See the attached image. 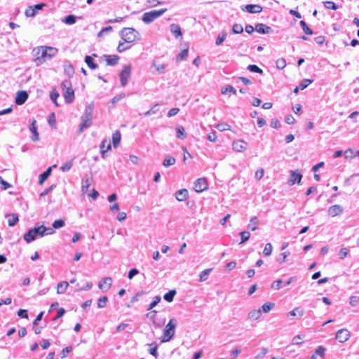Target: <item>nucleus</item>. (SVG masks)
Wrapping results in <instances>:
<instances>
[{
	"label": "nucleus",
	"instance_id": "nucleus-1",
	"mask_svg": "<svg viewBox=\"0 0 359 359\" xmlns=\"http://www.w3.org/2000/svg\"><path fill=\"white\" fill-rule=\"evenodd\" d=\"M33 55L36 65H41L46 60L55 57L57 53V48L52 46H41L33 48Z\"/></svg>",
	"mask_w": 359,
	"mask_h": 359
},
{
	"label": "nucleus",
	"instance_id": "nucleus-2",
	"mask_svg": "<svg viewBox=\"0 0 359 359\" xmlns=\"http://www.w3.org/2000/svg\"><path fill=\"white\" fill-rule=\"evenodd\" d=\"M53 233H55V230L50 227H46L45 226L41 225L29 229L26 233L24 234L23 238L27 243H29L39 237L41 238L45 236L52 235Z\"/></svg>",
	"mask_w": 359,
	"mask_h": 359
},
{
	"label": "nucleus",
	"instance_id": "nucleus-3",
	"mask_svg": "<svg viewBox=\"0 0 359 359\" xmlns=\"http://www.w3.org/2000/svg\"><path fill=\"white\" fill-rule=\"evenodd\" d=\"M177 326V320L175 318L170 319L169 322L163 330V334L161 337V343L168 342L173 338Z\"/></svg>",
	"mask_w": 359,
	"mask_h": 359
},
{
	"label": "nucleus",
	"instance_id": "nucleus-4",
	"mask_svg": "<svg viewBox=\"0 0 359 359\" xmlns=\"http://www.w3.org/2000/svg\"><path fill=\"white\" fill-rule=\"evenodd\" d=\"M93 114V105L88 104L86 107L83 114L81 119V123L79 126V132L82 133L85 129L89 128L91 125Z\"/></svg>",
	"mask_w": 359,
	"mask_h": 359
},
{
	"label": "nucleus",
	"instance_id": "nucleus-5",
	"mask_svg": "<svg viewBox=\"0 0 359 359\" xmlns=\"http://www.w3.org/2000/svg\"><path fill=\"white\" fill-rule=\"evenodd\" d=\"M121 39L126 43H133L140 40V34L132 27H125L121 32Z\"/></svg>",
	"mask_w": 359,
	"mask_h": 359
},
{
	"label": "nucleus",
	"instance_id": "nucleus-6",
	"mask_svg": "<svg viewBox=\"0 0 359 359\" xmlns=\"http://www.w3.org/2000/svg\"><path fill=\"white\" fill-rule=\"evenodd\" d=\"M61 88L65 102L68 104L72 103L74 100V91L72 89L71 81L69 80H65L61 83Z\"/></svg>",
	"mask_w": 359,
	"mask_h": 359
},
{
	"label": "nucleus",
	"instance_id": "nucleus-7",
	"mask_svg": "<svg viewBox=\"0 0 359 359\" xmlns=\"http://www.w3.org/2000/svg\"><path fill=\"white\" fill-rule=\"evenodd\" d=\"M167 11V8H161L160 10H153L144 13L142 16V21L146 24L154 22L156 19L161 17Z\"/></svg>",
	"mask_w": 359,
	"mask_h": 359
},
{
	"label": "nucleus",
	"instance_id": "nucleus-8",
	"mask_svg": "<svg viewBox=\"0 0 359 359\" xmlns=\"http://www.w3.org/2000/svg\"><path fill=\"white\" fill-rule=\"evenodd\" d=\"M131 74V65H125L123 67V69L121 70L119 77H120V81L121 83V86L123 87L125 86L130 77Z\"/></svg>",
	"mask_w": 359,
	"mask_h": 359
},
{
	"label": "nucleus",
	"instance_id": "nucleus-9",
	"mask_svg": "<svg viewBox=\"0 0 359 359\" xmlns=\"http://www.w3.org/2000/svg\"><path fill=\"white\" fill-rule=\"evenodd\" d=\"M112 283L113 280L111 277H105L100 280L98 287L102 292H107L111 288Z\"/></svg>",
	"mask_w": 359,
	"mask_h": 359
},
{
	"label": "nucleus",
	"instance_id": "nucleus-10",
	"mask_svg": "<svg viewBox=\"0 0 359 359\" xmlns=\"http://www.w3.org/2000/svg\"><path fill=\"white\" fill-rule=\"evenodd\" d=\"M46 6L45 4H36L34 6H29L25 12L27 17L35 16L39 10H41Z\"/></svg>",
	"mask_w": 359,
	"mask_h": 359
},
{
	"label": "nucleus",
	"instance_id": "nucleus-11",
	"mask_svg": "<svg viewBox=\"0 0 359 359\" xmlns=\"http://www.w3.org/2000/svg\"><path fill=\"white\" fill-rule=\"evenodd\" d=\"M232 147L236 151L243 152L248 149V143L243 140H236L233 142Z\"/></svg>",
	"mask_w": 359,
	"mask_h": 359
},
{
	"label": "nucleus",
	"instance_id": "nucleus-12",
	"mask_svg": "<svg viewBox=\"0 0 359 359\" xmlns=\"http://www.w3.org/2000/svg\"><path fill=\"white\" fill-rule=\"evenodd\" d=\"M340 343H344L350 338V332L347 329H341L337 331L335 337Z\"/></svg>",
	"mask_w": 359,
	"mask_h": 359
},
{
	"label": "nucleus",
	"instance_id": "nucleus-13",
	"mask_svg": "<svg viewBox=\"0 0 359 359\" xmlns=\"http://www.w3.org/2000/svg\"><path fill=\"white\" fill-rule=\"evenodd\" d=\"M208 189V183L205 178H199L194 182V190L202 192Z\"/></svg>",
	"mask_w": 359,
	"mask_h": 359
},
{
	"label": "nucleus",
	"instance_id": "nucleus-14",
	"mask_svg": "<svg viewBox=\"0 0 359 359\" xmlns=\"http://www.w3.org/2000/svg\"><path fill=\"white\" fill-rule=\"evenodd\" d=\"M165 64L154 60L151 64V68L154 69V70L152 71L154 74H162L165 71Z\"/></svg>",
	"mask_w": 359,
	"mask_h": 359
},
{
	"label": "nucleus",
	"instance_id": "nucleus-15",
	"mask_svg": "<svg viewBox=\"0 0 359 359\" xmlns=\"http://www.w3.org/2000/svg\"><path fill=\"white\" fill-rule=\"evenodd\" d=\"M302 178V175L297 170H291L288 182L290 185H293L294 183L300 184Z\"/></svg>",
	"mask_w": 359,
	"mask_h": 359
},
{
	"label": "nucleus",
	"instance_id": "nucleus-16",
	"mask_svg": "<svg viewBox=\"0 0 359 359\" xmlns=\"http://www.w3.org/2000/svg\"><path fill=\"white\" fill-rule=\"evenodd\" d=\"M343 212V208L340 205H334L330 206L327 210L328 215L334 217L339 215Z\"/></svg>",
	"mask_w": 359,
	"mask_h": 359
},
{
	"label": "nucleus",
	"instance_id": "nucleus-17",
	"mask_svg": "<svg viewBox=\"0 0 359 359\" xmlns=\"http://www.w3.org/2000/svg\"><path fill=\"white\" fill-rule=\"evenodd\" d=\"M28 98V94L25 90H21L17 93L15 97V103L18 105L24 104Z\"/></svg>",
	"mask_w": 359,
	"mask_h": 359
},
{
	"label": "nucleus",
	"instance_id": "nucleus-18",
	"mask_svg": "<svg viewBox=\"0 0 359 359\" xmlns=\"http://www.w3.org/2000/svg\"><path fill=\"white\" fill-rule=\"evenodd\" d=\"M255 30L260 34H270L272 32V29L271 27L263 24V23H258L255 26Z\"/></svg>",
	"mask_w": 359,
	"mask_h": 359
},
{
	"label": "nucleus",
	"instance_id": "nucleus-19",
	"mask_svg": "<svg viewBox=\"0 0 359 359\" xmlns=\"http://www.w3.org/2000/svg\"><path fill=\"white\" fill-rule=\"evenodd\" d=\"M36 123V120H33L29 126V130L33 134V135L32 137V140L34 142H37L39 140V133L37 132Z\"/></svg>",
	"mask_w": 359,
	"mask_h": 359
},
{
	"label": "nucleus",
	"instance_id": "nucleus-20",
	"mask_svg": "<svg viewBox=\"0 0 359 359\" xmlns=\"http://www.w3.org/2000/svg\"><path fill=\"white\" fill-rule=\"evenodd\" d=\"M100 153L102 154V158H104V154L107 151L111 149V143L107 139H104L102 141L100 144Z\"/></svg>",
	"mask_w": 359,
	"mask_h": 359
},
{
	"label": "nucleus",
	"instance_id": "nucleus-21",
	"mask_svg": "<svg viewBox=\"0 0 359 359\" xmlns=\"http://www.w3.org/2000/svg\"><path fill=\"white\" fill-rule=\"evenodd\" d=\"M189 196V193L187 189H182L178 190L175 194V198L179 201H184Z\"/></svg>",
	"mask_w": 359,
	"mask_h": 359
},
{
	"label": "nucleus",
	"instance_id": "nucleus-22",
	"mask_svg": "<svg viewBox=\"0 0 359 359\" xmlns=\"http://www.w3.org/2000/svg\"><path fill=\"white\" fill-rule=\"evenodd\" d=\"M245 10L250 13H259L262 11V8L257 4H248L245 6Z\"/></svg>",
	"mask_w": 359,
	"mask_h": 359
},
{
	"label": "nucleus",
	"instance_id": "nucleus-23",
	"mask_svg": "<svg viewBox=\"0 0 359 359\" xmlns=\"http://www.w3.org/2000/svg\"><path fill=\"white\" fill-rule=\"evenodd\" d=\"M107 64L110 66H114L118 63L119 57L116 55H106L104 56Z\"/></svg>",
	"mask_w": 359,
	"mask_h": 359
},
{
	"label": "nucleus",
	"instance_id": "nucleus-24",
	"mask_svg": "<svg viewBox=\"0 0 359 359\" xmlns=\"http://www.w3.org/2000/svg\"><path fill=\"white\" fill-rule=\"evenodd\" d=\"M262 316L261 309H254L250 311L248 314V318L250 320H258Z\"/></svg>",
	"mask_w": 359,
	"mask_h": 359
},
{
	"label": "nucleus",
	"instance_id": "nucleus-25",
	"mask_svg": "<svg viewBox=\"0 0 359 359\" xmlns=\"http://www.w3.org/2000/svg\"><path fill=\"white\" fill-rule=\"evenodd\" d=\"M304 313V309L302 307L298 306V307L294 308L291 311H290L288 313V315L293 316V317H297L298 318H300L303 316Z\"/></svg>",
	"mask_w": 359,
	"mask_h": 359
},
{
	"label": "nucleus",
	"instance_id": "nucleus-26",
	"mask_svg": "<svg viewBox=\"0 0 359 359\" xmlns=\"http://www.w3.org/2000/svg\"><path fill=\"white\" fill-rule=\"evenodd\" d=\"M69 287V283L67 281H62L57 285V293L58 294H64Z\"/></svg>",
	"mask_w": 359,
	"mask_h": 359
},
{
	"label": "nucleus",
	"instance_id": "nucleus-27",
	"mask_svg": "<svg viewBox=\"0 0 359 359\" xmlns=\"http://www.w3.org/2000/svg\"><path fill=\"white\" fill-rule=\"evenodd\" d=\"M121 134L119 130H116L112 135V142L114 148H116L121 142Z\"/></svg>",
	"mask_w": 359,
	"mask_h": 359
},
{
	"label": "nucleus",
	"instance_id": "nucleus-28",
	"mask_svg": "<svg viewBox=\"0 0 359 359\" xmlns=\"http://www.w3.org/2000/svg\"><path fill=\"white\" fill-rule=\"evenodd\" d=\"M91 182H92L91 178L83 179L82 183H81V192L83 194H86L88 191V188L90 187V186L91 184Z\"/></svg>",
	"mask_w": 359,
	"mask_h": 359
},
{
	"label": "nucleus",
	"instance_id": "nucleus-29",
	"mask_svg": "<svg viewBox=\"0 0 359 359\" xmlns=\"http://www.w3.org/2000/svg\"><path fill=\"white\" fill-rule=\"evenodd\" d=\"M52 167H49L46 171L39 175V183L42 184L46 180L50 175Z\"/></svg>",
	"mask_w": 359,
	"mask_h": 359
},
{
	"label": "nucleus",
	"instance_id": "nucleus-30",
	"mask_svg": "<svg viewBox=\"0 0 359 359\" xmlns=\"http://www.w3.org/2000/svg\"><path fill=\"white\" fill-rule=\"evenodd\" d=\"M170 31L175 36L176 38L182 35L181 28L178 25L172 24L170 25Z\"/></svg>",
	"mask_w": 359,
	"mask_h": 359
},
{
	"label": "nucleus",
	"instance_id": "nucleus-31",
	"mask_svg": "<svg viewBox=\"0 0 359 359\" xmlns=\"http://www.w3.org/2000/svg\"><path fill=\"white\" fill-rule=\"evenodd\" d=\"M259 222V219L256 216L252 217L250 220L248 227L252 231H255L257 229Z\"/></svg>",
	"mask_w": 359,
	"mask_h": 359
},
{
	"label": "nucleus",
	"instance_id": "nucleus-32",
	"mask_svg": "<svg viewBox=\"0 0 359 359\" xmlns=\"http://www.w3.org/2000/svg\"><path fill=\"white\" fill-rule=\"evenodd\" d=\"M177 137L181 140H184L187 137V134L183 126H177L176 127Z\"/></svg>",
	"mask_w": 359,
	"mask_h": 359
},
{
	"label": "nucleus",
	"instance_id": "nucleus-33",
	"mask_svg": "<svg viewBox=\"0 0 359 359\" xmlns=\"http://www.w3.org/2000/svg\"><path fill=\"white\" fill-rule=\"evenodd\" d=\"M6 217H9L8 224L9 226H13L19 220L18 216L16 214L7 215Z\"/></svg>",
	"mask_w": 359,
	"mask_h": 359
},
{
	"label": "nucleus",
	"instance_id": "nucleus-34",
	"mask_svg": "<svg viewBox=\"0 0 359 359\" xmlns=\"http://www.w3.org/2000/svg\"><path fill=\"white\" fill-rule=\"evenodd\" d=\"M275 306V304L273 302H266L264 304L262 307L259 309L262 311V313H269L271 310H272Z\"/></svg>",
	"mask_w": 359,
	"mask_h": 359
},
{
	"label": "nucleus",
	"instance_id": "nucleus-35",
	"mask_svg": "<svg viewBox=\"0 0 359 359\" xmlns=\"http://www.w3.org/2000/svg\"><path fill=\"white\" fill-rule=\"evenodd\" d=\"M85 62L87 64L88 67L92 69H95L97 67V65L94 62L93 57L90 55L85 57Z\"/></svg>",
	"mask_w": 359,
	"mask_h": 359
},
{
	"label": "nucleus",
	"instance_id": "nucleus-36",
	"mask_svg": "<svg viewBox=\"0 0 359 359\" xmlns=\"http://www.w3.org/2000/svg\"><path fill=\"white\" fill-rule=\"evenodd\" d=\"M221 92L224 95L228 94V93H232L233 95L236 94V89L232 86H230V85H227V86L223 87L221 90Z\"/></svg>",
	"mask_w": 359,
	"mask_h": 359
},
{
	"label": "nucleus",
	"instance_id": "nucleus-37",
	"mask_svg": "<svg viewBox=\"0 0 359 359\" xmlns=\"http://www.w3.org/2000/svg\"><path fill=\"white\" fill-rule=\"evenodd\" d=\"M175 162H176V160L174 157L167 156L163 160V166L168 168L169 166L174 165L175 163Z\"/></svg>",
	"mask_w": 359,
	"mask_h": 359
},
{
	"label": "nucleus",
	"instance_id": "nucleus-38",
	"mask_svg": "<svg viewBox=\"0 0 359 359\" xmlns=\"http://www.w3.org/2000/svg\"><path fill=\"white\" fill-rule=\"evenodd\" d=\"M176 294V290H172L168 292L165 293L163 296V298L165 301L168 302H172L173 301V298Z\"/></svg>",
	"mask_w": 359,
	"mask_h": 359
},
{
	"label": "nucleus",
	"instance_id": "nucleus-39",
	"mask_svg": "<svg viewBox=\"0 0 359 359\" xmlns=\"http://www.w3.org/2000/svg\"><path fill=\"white\" fill-rule=\"evenodd\" d=\"M211 271H212V269H205V270L203 271L199 275V281L200 282L205 281L208 279V276H209L210 273L211 272Z\"/></svg>",
	"mask_w": 359,
	"mask_h": 359
},
{
	"label": "nucleus",
	"instance_id": "nucleus-40",
	"mask_svg": "<svg viewBox=\"0 0 359 359\" xmlns=\"http://www.w3.org/2000/svg\"><path fill=\"white\" fill-rule=\"evenodd\" d=\"M65 225V221L63 219H57L53 222L52 224V228L53 230L60 229L63 227Z\"/></svg>",
	"mask_w": 359,
	"mask_h": 359
},
{
	"label": "nucleus",
	"instance_id": "nucleus-41",
	"mask_svg": "<svg viewBox=\"0 0 359 359\" xmlns=\"http://www.w3.org/2000/svg\"><path fill=\"white\" fill-rule=\"evenodd\" d=\"M151 348L149 349V352L151 355H154L156 358L158 357V345L156 343H151L150 345Z\"/></svg>",
	"mask_w": 359,
	"mask_h": 359
},
{
	"label": "nucleus",
	"instance_id": "nucleus-42",
	"mask_svg": "<svg viewBox=\"0 0 359 359\" xmlns=\"http://www.w3.org/2000/svg\"><path fill=\"white\" fill-rule=\"evenodd\" d=\"M108 302V298L106 296H104L97 300V306L98 308L102 309L106 307L107 304Z\"/></svg>",
	"mask_w": 359,
	"mask_h": 359
},
{
	"label": "nucleus",
	"instance_id": "nucleus-43",
	"mask_svg": "<svg viewBox=\"0 0 359 359\" xmlns=\"http://www.w3.org/2000/svg\"><path fill=\"white\" fill-rule=\"evenodd\" d=\"M188 48H185L182 50L177 56V61H182L185 60L188 56Z\"/></svg>",
	"mask_w": 359,
	"mask_h": 359
},
{
	"label": "nucleus",
	"instance_id": "nucleus-44",
	"mask_svg": "<svg viewBox=\"0 0 359 359\" xmlns=\"http://www.w3.org/2000/svg\"><path fill=\"white\" fill-rule=\"evenodd\" d=\"M323 4H324L325 7L327 9H331V10L335 11L338 8V6L333 1H324Z\"/></svg>",
	"mask_w": 359,
	"mask_h": 359
},
{
	"label": "nucleus",
	"instance_id": "nucleus-45",
	"mask_svg": "<svg viewBox=\"0 0 359 359\" xmlns=\"http://www.w3.org/2000/svg\"><path fill=\"white\" fill-rule=\"evenodd\" d=\"M312 82H313V80H311V79H303L300 82L299 87L300 90H304L306 88H307Z\"/></svg>",
	"mask_w": 359,
	"mask_h": 359
},
{
	"label": "nucleus",
	"instance_id": "nucleus-46",
	"mask_svg": "<svg viewBox=\"0 0 359 359\" xmlns=\"http://www.w3.org/2000/svg\"><path fill=\"white\" fill-rule=\"evenodd\" d=\"M226 34L225 32L220 33L216 39V41H215L216 45L217 46L221 45L226 39Z\"/></svg>",
	"mask_w": 359,
	"mask_h": 359
},
{
	"label": "nucleus",
	"instance_id": "nucleus-47",
	"mask_svg": "<svg viewBox=\"0 0 359 359\" xmlns=\"http://www.w3.org/2000/svg\"><path fill=\"white\" fill-rule=\"evenodd\" d=\"M215 128L219 131H225L230 130V126L226 123H220L216 125Z\"/></svg>",
	"mask_w": 359,
	"mask_h": 359
},
{
	"label": "nucleus",
	"instance_id": "nucleus-48",
	"mask_svg": "<svg viewBox=\"0 0 359 359\" xmlns=\"http://www.w3.org/2000/svg\"><path fill=\"white\" fill-rule=\"evenodd\" d=\"M299 24L305 34L309 35H311L313 34V31L307 26L306 23L304 21H300Z\"/></svg>",
	"mask_w": 359,
	"mask_h": 359
},
{
	"label": "nucleus",
	"instance_id": "nucleus-49",
	"mask_svg": "<svg viewBox=\"0 0 359 359\" xmlns=\"http://www.w3.org/2000/svg\"><path fill=\"white\" fill-rule=\"evenodd\" d=\"M161 300V297L160 296H155L153 299V301L150 303L148 310H151L154 308Z\"/></svg>",
	"mask_w": 359,
	"mask_h": 359
},
{
	"label": "nucleus",
	"instance_id": "nucleus-50",
	"mask_svg": "<svg viewBox=\"0 0 359 359\" xmlns=\"http://www.w3.org/2000/svg\"><path fill=\"white\" fill-rule=\"evenodd\" d=\"M243 32V27L241 24H234L232 27L233 34H241Z\"/></svg>",
	"mask_w": 359,
	"mask_h": 359
},
{
	"label": "nucleus",
	"instance_id": "nucleus-51",
	"mask_svg": "<svg viewBox=\"0 0 359 359\" xmlns=\"http://www.w3.org/2000/svg\"><path fill=\"white\" fill-rule=\"evenodd\" d=\"M273 247L271 243H266L265 245L264 249L263 250V253L265 256H269L271 255L272 252Z\"/></svg>",
	"mask_w": 359,
	"mask_h": 359
},
{
	"label": "nucleus",
	"instance_id": "nucleus-52",
	"mask_svg": "<svg viewBox=\"0 0 359 359\" xmlns=\"http://www.w3.org/2000/svg\"><path fill=\"white\" fill-rule=\"evenodd\" d=\"M241 237V243H243L246 242L250 236V233L247 231H244L240 233Z\"/></svg>",
	"mask_w": 359,
	"mask_h": 359
},
{
	"label": "nucleus",
	"instance_id": "nucleus-53",
	"mask_svg": "<svg viewBox=\"0 0 359 359\" xmlns=\"http://www.w3.org/2000/svg\"><path fill=\"white\" fill-rule=\"evenodd\" d=\"M248 69L252 72H256L259 74H262L263 71L259 67L255 65H250L248 66Z\"/></svg>",
	"mask_w": 359,
	"mask_h": 359
},
{
	"label": "nucleus",
	"instance_id": "nucleus-54",
	"mask_svg": "<svg viewBox=\"0 0 359 359\" xmlns=\"http://www.w3.org/2000/svg\"><path fill=\"white\" fill-rule=\"evenodd\" d=\"M283 281L280 279L276 280L271 283V287L274 290L280 289Z\"/></svg>",
	"mask_w": 359,
	"mask_h": 359
},
{
	"label": "nucleus",
	"instance_id": "nucleus-55",
	"mask_svg": "<svg viewBox=\"0 0 359 359\" xmlns=\"http://www.w3.org/2000/svg\"><path fill=\"white\" fill-rule=\"evenodd\" d=\"M349 304L351 306H356L359 304V297L351 296L349 299Z\"/></svg>",
	"mask_w": 359,
	"mask_h": 359
},
{
	"label": "nucleus",
	"instance_id": "nucleus-56",
	"mask_svg": "<svg viewBox=\"0 0 359 359\" xmlns=\"http://www.w3.org/2000/svg\"><path fill=\"white\" fill-rule=\"evenodd\" d=\"M276 67L279 69H283L286 66V61L283 58H279L276 62Z\"/></svg>",
	"mask_w": 359,
	"mask_h": 359
},
{
	"label": "nucleus",
	"instance_id": "nucleus-57",
	"mask_svg": "<svg viewBox=\"0 0 359 359\" xmlns=\"http://www.w3.org/2000/svg\"><path fill=\"white\" fill-rule=\"evenodd\" d=\"M130 48V46L126 45L125 42H120L117 46V51L122 53L126 50H128Z\"/></svg>",
	"mask_w": 359,
	"mask_h": 359
},
{
	"label": "nucleus",
	"instance_id": "nucleus-58",
	"mask_svg": "<svg viewBox=\"0 0 359 359\" xmlns=\"http://www.w3.org/2000/svg\"><path fill=\"white\" fill-rule=\"evenodd\" d=\"M58 97H59V93L56 90H53L50 92V97L56 106H58V104L57 102V98Z\"/></svg>",
	"mask_w": 359,
	"mask_h": 359
},
{
	"label": "nucleus",
	"instance_id": "nucleus-59",
	"mask_svg": "<svg viewBox=\"0 0 359 359\" xmlns=\"http://www.w3.org/2000/svg\"><path fill=\"white\" fill-rule=\"evenodd\" d=\"M158 104L154 105L149 111L144 113V116H150L151 114H155L158 111Z\"/></svg>",
	"mask_w": 359,
	"mask_h": 359
},
{
	"label": "nucleus",
	"instance_id": "nucleus-60",
	"mask_svg": "<svg viewBox=\"0 0 359 359\" xmlns=\"http://www.w3.org/2000/svg\"><path fill=\"white\" fill-rule=\"evenodd\" d=\"M72 167V161H67L65 163H64L60 168V169L62 171V172H67V171H69L71 168Z\"/></svg>",
	"mask_w": 359,
	"mask_h": 359
},
{
	"label": "nucleus",
	"instance_id": "nucleus-61",
	"mask_svg": "<svg viewBox=\"0 0 359 359\" xmlns=\"http://www.w3.org/2000/svg\"><path fill=\"white\" fill-rule=\"evenodd\" d=\"M63 22L68 25H73L76 22V19L74 15H69L65 18Z\"/></svg>",
	"mask_w": 359,
	"mask_h": 359
},
{
	"label": "nucleus",
	"instance_id": "nucleus-62",
	"mask_svg": "<svg viewBox=\"0 0 359 359\" xmlns=\"http://www.w3.org/2000/svg\"><path fill=\"white\" fill-rule=\"evenodd\" d=\"M112 31V27L111 26H108L102 28L97 34L98 37L102 36L104 34L110 32Z\"/></svg>",
	"mask_w": 359,
	"mask_h": 359
},
{
	"label": "nucleus",
	"instance_id": "nucleus-63",
	"mask_svg": "<svg viewBox=\"0 0 359 359\" xmlns=\"http://www.w3.org/2000/svg\"><path fill=\"white\" fill-rule=\"evenodd\" d=\"M264 174V170L263 168L258 169L255 174V177L257 180H261Z\"/></svg>",
	"mask_w": 359,
	"mask_h": 359
},
{
	"label": "nucleus",
	"instance_id": "nucleus-64",
	"mask_svg": "<svg viewBox=\"0 0 359 359\" xmlns=\"http://www.w3.org/2000/svg\"><path fill=\"white\" fill-rule=\"evenodd\" d=\"M355 155L352 149H348L344 151V156L346 158H353Z\"/></svg>",
	"mask_w": 359,
	"mask_h": 359
}]
</instances>
